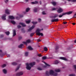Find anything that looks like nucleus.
<instances>
[{
    "instance_id": "obj_1",
    "label": "nucleus",
    "mask_w": 76,
    "mask_h": 76,
    "mask_svg": "<svg viewBox=\"0 0 76 76\" xmlns=\"http://www.w3.org/2000/svg\"><path fill=\"white\" fill-rule=\"evenodd\" d=\"M35 65V62H31L29 64L28 63H27L26 64V65L27 66L26 67V69H27V70H31V67H33L34 65ZM29 65L30 66H29Z\"/></svg>"
},
{
    "instance_id": "obj_2",
    "label": "nucleus",
    "mask_w": 76,
    "mask_h": 76,
    "mask_svg": "<svg viewBox=\"0 0 76 76\" xmlns=\"http://www.w3.org/2000/svg\"><path fill=\"white\" fill-rule=\"evenodd\" d=\"M40 31H41V29H37L36 31L37 35H38L39 36H40V35H41V36H43V35H44V34H43L42 33H40L39 32H40Z\"/></svg>"
},
{
    "instance_id": "obj_3",
    "label": "nucleus",
    "mask_w": 76,
    "mask_h": 76,
    "mask_svg": "<svg viewBox=\"0 0 76 76\" xmlns=\"http://www.w3.org/2000/svg\"><path fill=\"white\" fill-rule=\"evenodd\" d=\"M73 12L72 11H69L67 12H66L65 13H63L62 14V16H64V15H70Z\"/></svg>"
},
{
    "instance_id": "obj_4",
    "label": "nucleus",
    "mask_w": 76,
    "mask_h": 76,
    "mask_svg": "<svg viewBox=\"0 0 76 76\" xmlns=\"http://www.w3.org/2000/svg\"><path fill=\"white\" fill-rule=\"evenodd\" d=\"M31 42V40L29 39H28L26 41V42H23V43L24 44H25L26 45H27V44L28 43H30Z\"/></svg>"
},
{
    "instance_id": "obj_5",
    "label": "nucleus",
    "mask_w": 76,
    "mask_h": 76,
    "mask_svg": "<svg viewBox=\"0 0 76 76\" xmlns=\"http://www.w3.org/2000/svg\"><path fill=\"white\" fill-rule=\"evenodd\" d=\"M63 12V10L61 8H59L57 10V12H58V13H61Z\"/></svg>"
},
{
    "instance_id": "obj_6",
    "label": "nucleus",
    "mask_w": 76,
    "mask_h": 76,
    "mask_svg": "<svg viewBox=\"0 0 76 76\" xmlns=\"http://www.w3.org/2000/svg\"><path fill=\"white\" fill-rule=\"evenodd\" d=\"M35 26L34 25L32 26L30 28L28 29V31H31L32 29H33L35 28Z\"/></svg>"
},
{
    "instance_id": "obj_7",
    "label": "nucleus",
    "mask_w": 76,
    "mask_h": 76,
    "mask_svg": "<svg viewBox=\"0 0 76 76\" xmlns=\"http://www.w3.org/2000/svg\"><path fill=\"white\" fill-rule=\"evenodd\" d=\"M58 19L56 18L54 19H52L51 20V22H58Z\"/></svg>"
},
{
    "instance_id": "obj_8",
    "label": "nucleus",
    "mask_w": 76,
    "mask_h": 76,
    "mask_svg": "<svg viewBox=\"0 0 76 76\" xmlns=\"http://www.w3.org/2000/svg\"><path fill=\"white\" fill-rule=\"evenodd\" d=\"M55 49L56 50L55 51V52L57 53V52H58V49H59V46H56L55 47Z\"/></svg>"
},
{
    "instance_id": "obj_9",
    "label": "nucleus",
    "mask_w": 76,
    "mask_h": 76,
    "mask_svg": "<svg viewBox=\"0 0 76 76\" xmlns=\"http://www.w3.org/2000/svg\"><path fill=\"white\" fill-rule=\"evenodd\" d=\"M5 13L7 15H9L10 14V11L9 10L7 9L5 10Z\"/></svg>"
},
{
    "instance_id": "obj_10",
    "label": "nucleus",
    "mask_w": 76,
    "mask_h": 76,
    "mask_svg": "<svg viewBox=\"0 0 76 76\" xmlns=\"http://www.w3.org/2000/svg\"><path fill=\"white\" fill-rule=\"evenodd\" d=\"M23 74V72H21L19 73H18L16 74V76H20L22 75Z\"/></svg>"
},
{
    "instance_id": "obj_11",
    "label": "nucleus",
    "mask_w": 76,
    "mask_h": 76,
    "mask_svg": "<svg viewBox=\"0 0 76 76\" xmlns=\"http://www.w3.org/2000/svg\"><path fill=\"white\" fill-rule=\"evenodd\" d=\"M9 19H10L11 20H13L15 19V17H14L13 16H11V15H9Z\"/></svg>"
},
{
    "instance_id": "obj_12",
    "label": "nucleus",
    "mask_w": 76,
    "mask_h": 76,
    "mask_svg": "<svg viewBox=\"0 0 76 76\" xmlns=\"http://www.w3.org/2000/svg\"><path fill=\"white\" fill-rule=\"evenodd\" d=\"M6 15L4 14L2 16V19H3V20H6Z\"/></svg>"
},
{
    "instance_id": "obj_13",
    "label": "nucleus",
    "mask_w": 76,
    "mask_h": 76,
    "mask_svg": "<svg viewBox=\"0 0 76 76\" xmlns=\"http://www.w3.org/2000/svg\"><path fill=\"white\" fill-rule=\"evenodd\" d=\"M59 58L61 60H64L65 61H67V59L64 57H60Z\"/></svg>"
},
{
    "instance_id": "obj_14",
    "label": "nucleus",
    "mask_w": 76,
    "mask_h": 76,
    "mask_svg": "<svg viewBox=\"0 0 76 76\" xmlns=\"http://www.w3.org/2000/svg\"><path fill=\"white\" fill-rule=\"evenodd\" d=\"M19 24V25H21L23 27H25V26H26V25L23 23H20Z\"/></svg>"
},
{
    "instance_id": "obj_15",
    "label": "nucleus",
    "mask_w": 76,
    "mask_h": 76,
    "mask_svg": "<svg viewBox=\"0 0 76 76\" xmlns=\"http://www.w3.org/2000/svg\"><path fill=\"white\" fill-rule=\"evenodd\" d=\"M44 63L46 65H45L43 66L44 67H45V68L47 67V66H48V67H50V65H49L48 64H47L45 62H44Z\"/></svg>"
},
{
    "instance_id": "obj_16",
    "label": "nucleus",
    "mask_w": 76,
    "mask_h": 76,
    "mask_svg": "<svg viewBox=\"0 0 76 76\" xmlns=\"http://www.w3.org/2000/svg\"><path fill=\"white\" fill-rule=\"evenodd\" d=\"M13 37H15V35H16V32L15 30H13Z\"/></svg>"
},
{
    "instance_id": "obj_17",
    "label": "nucleus",
    "mask_w": 76,
    "mask_h": 76,
    "mask_svg": "<svg viewBox=\"0 0 76 76\" xmlns=\"http://www.w3.org/2000/svg\"><path fill=\"white\" fill-rule=\"evenodd\" d=\"M50 75H53L54 74V71L53 70H50Z\"/></svg>"
},
{
    "instance_id": "obj_18",
    "label": "nucleus",
    "mask_w": 76,
    "mask_h": 76,
    "mask_svg": "<svg viewBox=\"0 0 76 76\" xmlns=\"http://www.w3.org/2000/svg\"><path fill=\"white\" fill-rule=\"evenodd\" d=\"M37 10H38V9L37 7H34V9H33L34 12L35 13L36 12H37Z\"/></svg>"
},
{
    "instance_id": "obj_19",
    "label": "nucleus",
    "mask_w": 76,
    "mask_h": 76,
    "mask_svg": "<svg viewBox=\"0 0 76 76\" xmlns=\"http://www.w3.org/2000/svg\"><path fill=\"white\" fill-rule=\"evenodd\" d=\"M3 72L4 74H6L7 73V70H6L5 69L3 70Z\"/></svg>"
},
{
    "instance_id": "obj_20",
    "label": "nucleus",
    "mask_w": 76,
    "mask_h": 76,
    "mask_svg": "<svg viewBox=\"0 0 76 76\" xmlns=\"http://www.w3.org/2000/svg\"><path fill=\"white\" fill-rule=\"evenodd\" d=\"M23 45V44H21L20 45L18 46V48H22V46Z\"/></svg>"
},
{
    "instance_id": "obj_21",
    "label": "nucleus",
    "mask_w": 76,
    "mask_h": 76,
    "mask_svg": "<svg viewBox=\"0 0 76 76\" xmlns=\"http://www.w3.org/2000/svg\"><path fill=\"white\" fill-rule=\"evenodd\" d=\"M28 48L29 50H33V48L31 47V46H29L28 47Z\"/></svg>"
},
{
    "instance_id": "obj_22",
    "label": "nucleus",
    "mask_w": 76,
    "mask_h": 76,
    "mask_svg": "<svg viewBox=\"0 0 76 76\" xmlns=\"http://www.w3.org/2000/svg\"><path fill=\"white\" fill-rule=\"evenodd\" d=\"M29 10H30V8H27L26 9V12H28Z\"/></svg>"
},
{
    "instance_id": "obj_23",
    "label": "nucleus",
    "mask_w": 76,
    "mask_h": 76,
    "mask_svg": "<svg viewBox=\"0 0 76 76\" xmlns=\"http://www.w3.org/2000/svg\"><path fill=\"white\" fill-rule=\"evenodd\" d=\"M11 23H12V24H13V25H15V24H16V22H15V21L14 20H11Z\"/></svg>"
},
{
    "instance_id": "obj_24",
    "label": "nucleus",
    "mask_w": 76,
    "mask_h": 76,
    "mask_svg": "<svg viewBox=\"0 0 76 76\" xmlns=\"http://www.w3.org/2000/svg\"><path fill=\"white\" fill-rule=\"evenodd\" d=\"M12 64L13 66H16L17 65V64L16 62H13L12 63Z\"/></svg>"
},
{
    "instance_id": "obj_25",
    "label": "nucleus",
    "mask_w": 76,
    "mask_h": 76,
    "mask_svg": "<svg viewBox=\"0 0 76 76\" xmlns=\"http://www.w3.org/2000/svg\"><path fill=\"white\" fill-rule=\"evenodd\" d=\"M58 16V15L57 14H56L54 16L52 17L53 18H56Z\"/></svg>"
},
{
    "instance_id": "obj_26",
    "label": "nucleus",
    "mask_w": 76,
    "mask_h": 76,
    "mask_svg": "<svg viewBox=\"0 0 76 76\" xmlns=\"http://www.w3.org/2000/svg\"><path fill=\"white\" fill-rule=\"evenodd\" d=\"M5 33L7 35H9L10 34V32L9 31H7L5 32Z\"/></svg>"
},
{
    "instance_id": "obj_27",
    "label": "nucleus",
    "mask_w": 76,
    "mask_h": 76,
    "mask_svg": "<svg viewBox=\"0 0 76 76\" xmlns=\"http://www.w3.org/2000/svg\"><path fill=\"white\" fill-rule=\"evenodd\" d=\"M54 71L55 72H60V69H55Z\"/></svg>"
},
{
    "instance_id": "obj_28",
    "label": "nucleus",
    "mask_w": 76,
    "mask_h": 76,
    "mask_svg": "<svg viewBox=\"0 0 76 76\" xmlns=\"http://www.w3.org/2000/svg\"><path fill=\"white\" fill-rule=\"evenodd\" d=\"M44 50L45 51H47L48 50V49L46 47H45L44 48Z\"/></svg>"
},
{
    "instance_id": "obj_29",
    "label": "nucleus",
    "mask_w": 76,
    "mask_h": 76,
    "mask_svg": "<svg viewBox=\"0 0 76 76\" xmlns=\"http://www.w3.org/2000/svg\"><path fill=\"white\" fill-rule=\"evenodd\" d=\"M51 3L53 6H56V3L55 2H51Z\"/></svg>"
},
{
    "instance_id": "obj_30",
    "label": "nucleus",
    "mask_w": 76,
    "mask_h": 76,
    "mask_svg": "<svg viewBox=\"0 0 76 76\" xmlns=\"http://www.w3.org/2000/svg\"><path fill=\"white\" fill-rule=\"evenodd\" d=\"M31 22V20H29L28 21H26V23H30V22Z\"/></svg>"
},
{
    "instance_id": "obj_31",
    "label": "nucleus",
    "mask_w": 76,
    "mask_h": 76,
    "mask_svg": "<svg viewBox=\"0 0 76 76\" xmlns=\"http://www.w3.org/2000/svg\"><path fill=\"white\" fill-rule=\"evenodd\" d=\"M46 75H50V73H49V72L48 71H47L46 72Z\"/></svg>"
},
{
    "instance_id": "obj_32",
    "label": "nucleus",
    "mask_w": 76,
    "mask_h": 76,
    "mask_svg": "<svg viewBox=\"0 0 76 76\" xmlns=\"http://www.w3.org/2000/svg\"><path fill=\"white\" fill-rule=\"evenodd\" d=\"M45 59H47V57L46 56H44L42 57V60H45Z\"/></svg>"
},
{
    "instance_id": "obj_33",
    "label": "nucleus",
    "mask_w": 76,
    "mask_h": 76,
    "mask_svg": "<svg viewBox=\"0 0 76 76\" xmlns=\"http://www.w3.org/2000/svg\"><path fill=\"white\" fill-rule=\"evenodd\" d=\"M53 76H57V73H55L54 72L53 74Z\"/></svg>"
},
{
    "instance_id": "obj_34",
    "label": "nucleus",
    "mask_w": 76,
    "mask_h": 76,
    "mask_svg": "<svg viewBox=\"0 0 76 76\" xmlns=\"http://www.w3.org/2000/svg\"><path fill=\"white\" fill-rule=\"evenodd\" d=\"M25 56H28V52H26L25 53Z\"/></svg>"
},
{
    "instance_id": "obj_35",
    "label": "nucleus",
    "mask_w": 76,
    "mask_h": 76,
    "mask_svg": "<svg viewBox=\"0 0 76 76\" xmlns=\"http://www.w3.org/2000/svg\"><path fill=\"white\" fill-rule=\"evenodd\" d=\"M58 61H55V64H58Z\"/></svg>"
},
{
    "instance_id": "obj_36",
    "label": "nucleus",
    "mask_w": 76,
    "mask_h": 76,
    "mask_svg": "<svg viewBox=\"0 0 76 76\" xmlns=\"http://www.w3.org/2000/svg\"><path fill=\"white\" fill-rule=\"evenodd\" d=\"M6 64H4L2 66V67H6Z\"/></svg>"
},
{
    "instance_id": "obj_37",
    "label": "nucleus",
    "mask_w": 76,
    "mask_h": 76,
    "mask_svg": "<svg viewBox=\"0 0 76 76\" xmlns=\"http://www.w3.org/2000/svg\"><path fill=\"white\" fill-rule=\"evenodd\" d=\"M3 37H4V35H3V34H1L0 36V37L1 38H3Z\"/></svg>"
},
{
    "instance_id": "obj_38",
    "label": "nucleus",
    "mask_w": 76,
    "mask_h": 76,
    "mask_svg": "<svg viewBox=\"0 0 76 76\" xmlns=\"http://www.w3.org/2000/svg\"><path fill=\"white\" fill-rule=\"evenodd\" d=\"M37 70H42V69H41V68L39 67L37 68Z\"/></svg>"
},
{
    "instance_id": "obj_39",
    "label": "nucleus",
    "mask_w": 76,
    "mask_h": 76,
    "mask_svg": "<svg viewBox=\"0 0 76 76\" xmlns=\"http://www.w3.org/2000/svg\"><path fill=\"white\" fill-rule=\"evenodd\" d=\"M20 68V67L19 66H18L17 68L16 69H15V71L16 72V71H17V70H19V69Z\"/></svg>"
},
{
    "instance_id": "obj_40",
    "label": "nucleus",
    "mask_w": 76,
    "mask_h": 76,
    "mask_svg": "<svg viewBox=\"0 0 76 76\" xmlns=\"http://www.w3.org/2000/svg\"><path fill=\"white\" fill-rule=\"evenodd\" d=\"M34 35V33H32L30 34V37H32Z\"/></svg>"
},
{
    "instance_id": "obj_41",
    "label": "nucleus",
    "mask_w": 76,
    "mask_h": 76,
    "mask_svg": "<svg viewBox=\"0 0 76 76\" xmlns=\"http://www.w3.org/2000/svg\"><path fill=\"white\" fill-rule=\"evenodd\" d=\"M32 23L33 24H37V22H32Z\"/></svg>"
},
{
    "instance_id": "obj_42",
    "label": "nucleus",
    "mask_w": 76,
    "mask_h": 76,
    "mask_svg": "<svg viewBox=\"0 0 76 76\" xmlns=\"http://www.w3.org/2000/svg\"><path fill=\"white\" fill-rule=\"evenodd\" d=\"M17 27L18 28H20L21 27V26L19 25H18L17 26Z\"/></svg>"
},
{
    "instance_id": "obj_43",
    "label": "nucleus",
    "mask_w": 76,
    "mask_h": 76,
    "mask_svg": "<svg viewBox=\"0 0 76 76\" xmlns=\"http://www.w3.org/2000/svg\"><path fill=\"white\" fill-rule=\"evenodd\" d=\"M56 10V8H53L52 9V10L53 11V10Z\"/></svg>"
},
{
    "instance_id": "obj_44",
    "label": "nucleus",
    "mask_w": 76,
    "mask_h": 76,
    "mask_svg": "<svg viewBox=\"0 0 76 76\" xmlns=\"http://www.w3.org/2000/svg\"><path fill=\"white\" fill-rule=\"evenodd\" d=\"M70 1H72V2H76V0H72Z\"/></svg>"
},
{
    "instance_id": "obj_45",
    "label": "nucleus",
    "mask_w": 76,
    "mask_h": 76,
    "mask_svg": "<svg viewBox=\"0 0 76 76\" xmlns=\"http://www.w3.org/2000/svg\"><path fill=\"white\" fill-rule=\"evenodd\" d=\"M16 19L17 20H19V19H20V18L19 17H16Z\"/></svg>"
},
{
    "instance_id": "obj_46",
    "label": "nucleus",
    "mask_w": 76,
    "mask_h": 76,
    "mask_svg": "<svg viewBox=\"0 0 76 76\" xmlns=\"http://www.w3.org/2000/svg\"><path fill=\"white\" fill-rule=\"evenodd\" d=\"M69 76H75V74H70L69 75Z\"/></svg>"
},
{
    "instance_id": "obj_47",
    "label": "nucleus",
    "mask_w": 76,
    "mask_h": 76,
    "mask_svg": "<svg viewBox=\"0 0 76 76\" xmlns=\"http://www.w3.org/2000/svg\"><path fill=\"white\" fill-rule=\"evenodd\" d=\"M19 16L20 18H22L23 17V15H20Z\"/></svg>"
},
{
    "instance_id": "obj_48",
    "label": "nucleus",
    "mask_w": 76,
    "mask_h": 76,
    "mask_svg": "<svg viewBox=\"0 0 76 76\" xmlns=\"http://www.w3.org/2000/svg\"><path fill=\"white\" fill-rule=\"evenodd\" d=\"M63 15L62 14L61 15H59V18H61L62 17H63Z\"/></svg>"
},
{
    "instance_id": "obj_49",
    "label": "nucleus",
    "mask_w": 76,
    "mask_h": 76,
    "mask_svg": "<svg viewBox=\"0 0 76 76\" xmlns=\"http://www.w3.org/2000/svg\"><path fill=\"white\" fill-rule=\"evenodd\" d=\"M7 57H10V56L9 54L7 55Z\"/></svg>"
},
{
    "instance_id": "obj_50",
    "label": "nucleus",
    "mask_w": 76,
    "mask_h": 76,
    "mask_svg": "<svg viewBox=\"0 0 76 76\" xmlns=\"http://www.w3.org/2000/svg\"><path fill=\"white\" fill-rule=\"evenodd\" d=\"M76 14H75L73 16V17L74 18H76Z\"/></svg>"
},
{
    "instance_id": "obj_51",
    "label": "nucleus",
    "mask_w": 76,
    "mask_h": 76,
    "mask_svg": "<svg viewBox=\"0 0 76 76\" xmlns=\"http://www.w3.org/2000/svg\"><path fill=\"white\" fill-rule=\"evenodd\" d=\"M42 15H45V12H44V11H43L42 12Z\"/></svg>"
},
{
    "instance_id": "obj_52",
    "label": "nucleus",
    "mask_w": 76,
    "mask_h": 76,
    "mask_svg": "<svg viewBox=\"0 0 76 76\" xmlns=\"http://www.w3.org/2000/svg\"><path fill=\"white\" fill-rule=\"evenodd\" d=\"M38 56H39V57H41V56H42V55L41 54H39L38 55Z\"/></svg>"
},
{
    "instance_id": "obj_53",
    "label": "nucleus",
    "mask_w": 76,
    "mask_h": 76,
    "mask_svg": "<svg viewBox=\"0 0 76 76\" xmlns=\"http://www.w3.org/2000/svg\"><path fill=\"white\" fill-rule=\"evenodd\" d=\"M34 3L35 4H37V3H38V2L37 1H35L34 2Z\"/></svg>"
},
{
    "instance_id": "obj_54",
    "label": "nucleus",
    "mask_w": 76,
    "mask_h": 76,
    "mask_svg": "<svg viewBox=\"0 0 76 76\" xmlns=\"http://www.w3.org/2000/svg\"><path fill=\"white\" fill-rule=\"evenodd\" d=\"M6 1H5V2L6 3H7V2H8L9 1V0H5Z\"/></svg>"
},
{
    "instance_id": "obj_55",
    "label": "nucleus",
    "mask_w": 76,
    "mask_h": 76,
    "mask_svg": "<svg viewBox=\"0 0 76 76\" xmlns=\"http://www.w3.org/2000/svg\"><path fill=\"white\" fill-rule=\"evenodd\" d=\"M37 42H40L41 41V40L40 39H38L37 40Z\"/></svg>"
},
{
    "instance_id": "obj_56",
    "label": "nucleus",
    "mask_w": 76,
    "mask_h": 76,
    "mask_svg": "<svg viewBox=\"0 0 76 76\" xmlns=\"http://www.w3.org/2000/svg\"><path fill=\"white\" fill-rule=\"evenodd\" d=\"M31 4H35V2H31Z\"/></svg>"
},
{
    "instance_id": "obj_57",
    "label": "nucleus",
    "mask_w": 76,
    "mask_h": 76,
    "mask_svg": "<svg viewBox=\"0 0 76 76\" xmlns=\"http://www.w3.org/2000/svg\"><path fill=\"white\" fill-rule=\"evenodd\" d=\"M19 40H20V39H22V37H19L18 38Z\"/></svg>"
},
{
    "instance_id": "obj_58",
    "label": "nucleus",
    "mask_w": 76,
    "mask_h": 76,
    "mask_svg": "<svg viewBox=\"0 0 76 76\" xmlns=\"http://www.w3.org/2000/svg\"><path fill=\"white\" fill-rule=\"evenodd\" d=\"M74 68L75 69H76V65H74Z\"/></svg>"
},
{
    "instance_id": "obj_59",
    "label": "nucleus",
    "mask_w": 76,
    "mask_h": 76,
    "mask_svg": "<svg viewBox=\"0 0 76 76\" xmlns=\"http://www.w3.org/2000/svg\"><path fill=\"white\" fill-rule=\"evenodd\" d=\"M38 20H39V22H40L41 20V19L40 18H39Z\"/></svg>"
},
{
    "instance_id": "obj_60",
    "label": "nucleus",
    "mask_w": 76,
    "mask_h": 76,
    "mask_svg": "<svg viewBox=\"0 0 76 76\" xmlns=\"http://www.w3.org/2000/svg\"><path fill=\"white\" fill-rule=\"evenodd\" d=\"M64 24H66L67 23V22H63Z\"/></svg>"
},
{
    "instance_id": "obj_61",
    "label": "nucleus",
    "mask_w": 76,
    "mask_h": 76,
    "mask_svg": "<svg viewBox=\"0 0 76 76\" xmlns=\"http://www.w3.org/2000/svg\"><path fill=\"white\" fill-rule=\"evenodd\" d=\"M36 61L37 62H39V60L38 59H37V60H36Z\"/></svg>"
},
{
    "instance_id": "obj_62",
    "label": "nucleus",
    "mask_w": 76,
    "mask_h": 76,
    "mask_svg": "<svg viewBox=\"0 0 76 76\" xmlns=\"http://www.w3.org/2000/svg\"><path fill=\"white\" fill-rule=\"evenodd\" d=\"M52 58H53V57H49L48 58L49 59H52Z\"/></svg>"
},
{
    "instance_id": "obj_63",
    "label": "nucleus",
    "mask_w": 76,
    "mask_h": 76,
    "mask_svg": "<svg viewBox=\"0 0 76 76\" xmlns=\"http://www.w3.org/2000/svg\"><path fill=\"white\" fill-rule=\"evenodd\" d=\"M72 25H75L76 24V23H72Z\"/></svg>"
},
{
    "instance_id": "obj_64",
    "label": "nucleus",
    "mask_w": 76,
    "mask_h": 76,
    "mask_svg": "<svg viewBox=\"0 0 76 76\" xmlns=\"http://www.w3.org/2000/svg\"><path fill=\"white\" fill-rule=\"evenodd\" d=\"M74 42V43H75L76 44V40H75Z\"/></svg>"
}]
</instances>
